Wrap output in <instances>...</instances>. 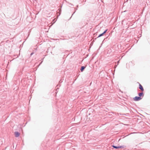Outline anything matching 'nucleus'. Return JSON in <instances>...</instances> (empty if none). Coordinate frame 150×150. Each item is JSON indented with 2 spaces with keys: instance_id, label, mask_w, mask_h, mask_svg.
Returning <instances> with one entry per match:
<instances>
[{
  "instance_id": "nucleus-1",
  "label": "nucleus",
  "mask_w": 150,
  "mask_h": 150,
  "mask_svg": "<svg viewBox=\"0 0 150 150\" xmlns=\"http://www.w3.org/2000/svg\"><path fill=\"white\" fill-rule=\"evenodd\" d=\"M142 99V98L140 97L136 96L133 98L134 100L135 101H138Z\"/></svg>"
},
{
  "instance_id": "nucleus-2",
  "label": "nucleus",
  "mask_w": 150,
  "mask_h": 150,
  "mask_svg": "<svg viewBox=\"0 0 150 150\" xmlns=\"http://www.w3.org/2000/svg\"><path fill=\"white\" fill-rule=\"evenodd\" d=\"M14 133H15V137H19L20 135V133L17 132H15Z\"/></svg>"
},
{
  "instance_id": "nucleus-3",
  "label": "nucleus",
  "mask_w": 150,
  "mask_h": 150,
  "mask_svg": "<svg viewBox=\"0 0 150 150\" xmlns=\"http://www.w3.org/2000/svg\"><path fill=\"white\" fill-rule=\"evenodd\" d=\"M114 148H115V149H120V148H123V147H122V146H112Z\"/></svg>"
},
{
  "instance_id": "nucleus-4",
  "label": "nucleus",
  "mask_w": 150,
  "mask_h": 150,
  "mask_svg": "<svg viewBox=\"0 0 150 150\" xmlns=\"http://www.w3.org/2000/svg\"><path fill=\"white\" fill-rule=\"evenodd\" d=\"M139 89H140L142 91H144V88L142 87V85L139 84Z\"/></svg>"
},
{
  "instance_id": "nucleus-5",
  "label": "nucleus",
  "mask_w": 150,
  "mask_h": 150,
  "mask_svg": "<svg viewBox=\"0 0 150 150\" xmlns=\"http://www.w3.org/2000/svg\"><path fill=\"white\" fill-rule=\"evenodd\" d=\"M139 97H141L142 96H143V93L142 92V93H139Z\"/></svg>"
},
{
  "instance_id": "nucleus-6",
  "label": "nucleus",
  "mask_w": 150,
  "mask_h": 150,
  "mask_svg": "<svg viewBox=\"0 0 150 150\" xmlns=\"http://www.w3.org/2000/svg\"><path fill=\"white\" fill-rule=\"evenodd\" d=\"M85 68V67L82 66L81 68V71H83L84 69Z\"/></svg>"
},
{
  "instance_id": "nucleus-7",
  "label": "nucleus",
  "mask_w": 150,
  "mask_h": 150,
  "mask_svg": "<svg viewBox=\"0 0 150 150\" xmlns=\"http://www.w3.org/2000/svg\"><path fill=\"white\" fill-rule=\"evenodd\" d=\"M107 31V30H105V31H104V32L103 33H102V34H100V35H99V37H100V36H102V35H103V34H104V33H105L106 32V31Z\"/></svg>"
}]
</instances>
